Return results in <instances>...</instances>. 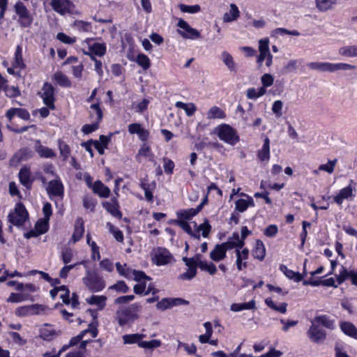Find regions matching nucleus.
Masks as SVG:
<instances>
[{
  "label": "nucleus",
  "instance_id": "37",
  "mask_svg": "<svg viewBox=\"0 0 357 357\" xmlns=\"http://www.w3.org/2000/svg\"><path fill=\"white\" fill-rule=\"evenodd\" d=\"M174 222L181 227L188 234L194 236L196 238H199L200 235L199 234V231H195L193 232L190 226L186 221L182 220H175Z\"/></svg>",
  "mask_w": 357,
  "mask_h": 357
},
{
  "label": "nucleus",
  "instance_id": "44",
  "mask_svg": "<svg viewBox=\"0 0 357 357\" xmlns=\"http://www.w3.org/2000/svg\"><path fill=\"white\" fill-rule=\"evenodd\" d=\"M284 34H288L291 36H298L300 33L296 30L289 31L284 28H278L275 29L272 31L271 36L273 37H278V36H283Z\"/></svg>",
  "mask_w": 357,
  "mask_h": 357
},
{
  "label": "nucleus",
  "instance_id": "6",
  "mask_svg": "<svg viewBox=\"0 0 357 357\" xmlns=\"http://www.w3.org/2000/svg\"><path fill=\"white\" fill-rule=\"evenodd\" d=\"M172 256L165 248H158L152 252V260L158 266L166 265L171 262Z\"/></svg>",
  "mask_w": 357,
  "mask_h": 357
},
{
  "label": "nucleus",
  "instance_id": "41",
  "mask_svg": "<svg viewBox=\"0 0 357 357\" xmlns=\"http://www.w3.org/2000/svg\"><path fill=\"white\" fill-rule=\"evenodd\" d=\"M266 89L260 87L259 89L250 88L247 90L246 96L249 99H256L266 93Z\"/></svg>",
  "mask_w": 357,
  "mask_h": 357
},
{
  "label": "nucleus",
  "instance_id": "8",
  "mask_svg": "<svg viewBox=\"0 0 357 357\" xmlns=\"http://www.w3.org/2000/svg\"><path fill=\"white\" fill-rule=\"evenodd\" d=\"M138 317L136 313H134L131 308L120 309L116 311V319L120 326H123L129 322L134 321Z\"/></svg>",
  "mask_w": 357,
  "mask_h": 357
},
{
  "label": "nucleus",
  "instance_id": "35",
  "mask_svg": "<svg viewBox=\"0 0 357 357\" xmlns=\"http://www.w3.org/2000/svg\"><path fill=\"white\" fill-rule=\"evenodd\" d=\"M340 328L346 335L357 339V329L354 324L344 321L341 324Z\"/></svg>",
  "mask_w": 357,
  "mask_h": 357
},
{
  "label": "nucleus",
  "instance_id": "60",
  "mask_svg": "<svg viewBox=\"0 0 357 357\" xmlns=\"http://www.w3.org/2000/svg\"><path fill=\"white\" fill-rule=\"evenodd\" d=\"M107 225L109 226V231L112 232L114 235V237L118 242H123V234L121 231L119 229H116L110 223H108Z\"/></svg>",
  "mask_w": 357,
  "mask_h": 357
},
{
  "label": "nucleus",
  "instance_id": "2",
  "mask_svg": "<svg viewBox=\"0 0 357 357\" xmlns=\"http://www.w3.org/2000/svg\"><path fill=\"white\" fill-rule=\"evenodd\" d=\"M84 285L92 292H98L102 290L105 287V283L102 278L96 272L89 270L86 271V275L83 278Z\"/></svg>",
  "mask_w": 357,
  "mask_h": 357
},
{
  "label": "nucleus",
  "instance_id": "43",
  "mask_svg": "<svg viewBox=\"0 0 357 357\" xmlns=\"http://www.w3.org/2000/svg\"><path fill=\"white\" fill-rule=\"evenodd\" d=\"M54 80L61 86L64 87H70L71 86V82L68 79V78L61 72H56L54 75Z\"/></svg>",
  "mask_w": 357,
  "mask_h": 357
},
{
  "label": "nucleus",
  "instance_id": "42",
  "mask_svg": "<svg viewBox=\"0 0 357 357\" xmlns=\"http://www.w3.org/2000/svg\"><path fill=\"white\" fill-rule=\"evenodd\" d=\"M90 116L94 121L100 122L102 119V113L98 104L91 105Z\"/></svg>",
  "mask_w": 357,
  "mask_h": 357
},
{
  "label": "nucleus",
  "instance_id": "19",
  "mask_svg": "<svg viewBox=\"0 0 357 357\" xmlns=\"http://www.w3.org/2000/svg\"><path fill=\"white\" fill-rule=\"evenodd\" d=\"M337 2V0H314L316 8L321 13L333 10Z\"/></svg>",
  "mask_w": 357,
  "mask_h": 357
},
{
  "label": "nucleus",
  "instance_id": "14",
  "mask_svg": "<svg viewBox=\"0 0 357 357\" xmlns=\"http://www.w3.org/2000/svg\"><path fill=\"white\" fill-rule=\"evenodd\" d=\"M355 188L350 183L348 186L340 190L339 193L335 196L334 201L338 205H342L344 199H352L354 197Z\"/></svg>",
  "mask_w": 357,
  "mask_h": 357
},
{
  "label": "nucleus",
  "instance_id": "4",
  "mask_svg": "<svg viewBox=\"0 0 357 357\" xmlns=\"http://www.w3.org/2000/svg\"><path fill=\"white\" fill-rule=\"evenodd\" d=\"M179 29L177 30L178 33L185 39L196 40L201 38L200 32L191 27L189 24L183 19H179L177 23Z\"/></svg>",
  "mask_w": 357,
  "mask_h": 357
},
{
  "label": "nucleus",
  "instance_id": "22",
  "mask_svg": "<svg viewBox=\"0 0 357 357\" xmlns=\"http://www.w3.org/2000/svg\"><path fill=\"white\" fill-rule=\"evenodd\" d=\"M254 200L251 197L247 196V199H239L235 202V208L240 213H243L250 206H254Z\"/></svg>",
  "mask_w": 357,
  "mask_h": 357
},
{
  "label": "nucleus",
  "instance_id": "12",
  "mask_svg": "<svg viewBox=\"0 0 357 357\" xmlns=\"http://www.w3.org/2000/svg\"><path fill=\"white\" fill-rule=\"evenodd\" d=\"M356 66L354 65H351L349 63H333L329 62H324V67L322 72H329L333 73L337 70H355Z\"/></svg>",
  "mask_w": 357,
  "mask_h": 357
},
{
  "label": "nucleus",
  "instance_id": "36",
  "mask_svg": "<svg viewBox=\"0 0 357 357\" xmlns=\"http://www.w3.org/2000/svg\"><path fill=\"white\" fill-rule=\"evenodd\" d=\"M13 67L15 68H20V70L24 69L26 67L22 58V48L20 46H17L16 48L15 53V60L13 63Z\"/></svg>",
  "mask_w": 357,
  "mask_h": 357
},
{
  "label": "nucleus",
  "instance_id": "17",
  "mask_svg": "<svg viewBox=\"0 0 357 357\" xmlns=\"http://www.w3.org/2000/svg\"><path fill=\"white\" fill-rule=\"evenodd\" d=\"M60 334L59 331H56L50 325L45 324L40 329V337L46 341H50Z\"/></svg>",
  "mask_w": 357,
  "mask_h": 357
},
{
  "label": "nucleus",
  "instance_id": "45",
  "mask_svg": "<svg viewBox=\"0 0 357 357\" xmlns=\"http://www.w3.org/2000/svg\"><path fill=\"white\" fill-rule=\"evenodd\" d=\"M201 258V255H197L194 257L191 258L183 257V260L188 267L196 268L197 266H199L200 268V264L202 263Z\"/></svg>",
  "mask_w": 357,
  "mask_h": 357
},
{
  "label": "nucleus",
  "instance_id": "38",
  "mask_svg": "<svg viewBox=\"0 0 357 357\" xmlns=\"http://www.w3.org/2000/svg\"><path fill=\"white\" fill-rule=\"evenodd\" d=\"M204 326L205 328L206 333L205 334L199 336V340L202 344L208 342L213 333L212 324L211 322L207 321L204 323Z\"/></svg>",
  "mask_w": 357,
  "mask_h": 357
},
{
  "label": "nucleus",
  "instance_id": "23",
  "mask_svg": "<svg viewBox=\"0 0 357 357\" xmlns=\"http://www.w3.org/2000/svg\"><path fill=\"white\" fill-rule=\"evenodd\" d=\"M35 150L41 158H49L55 156L53 150L48 147L43 146L39 140L36 142Z\"/></svg>",
  "mask_w": 357,
  "mask_h": 357
},
{
  "label": "nucleus",
  "instance_id": "21",
  "mask_svg": "<svg viewBox=\"0 0 357 357\" xmlns=\"http://www.w3.org/2000/svg\"><path fill=\"white\" fill-rule=\"evenodd\" d=\"M221 59L227 69L232 73H236L237 67L234 58L229 52L224 51L221 54Z\"/></svg>",
  "mask_w": 357,
  "mask_h": 357
},
{
  "label": "nucleus",
  "instance_id": "15",
  "mask_svg": "<svg viewBox=\"0 0 357 357\" xmlns=\"http://www.w3.org/2000/svg\"><path fill=\"white\" fill-rule=\"evenodd\" d=\"M47 192L50 195L63 197V185L59 178L52 180L48 183Z\"/></svg>",
  "mask_w": 357,
  "mask_h": 357
},
{
  "label": "nucleus",
  "instance_id": "33",
  "mask_svg": "<svg viewBox=\"0 0 357 357\" xmlns=\"http://www.w3.org/2000/svg\"><path fill=\"white\" fill-rule=\"evenodd\" d=\"M255 308V302L254 300L248 303H233L230 306V310L233 312H239L244 310H253Z\"/></svg>",
  "mask_w": 357,
  "mask_h": 357
},
{
  "label": "nucleus",
  "instance_id": "48",
  "mask_svg": "<svg viewBox=\"0 0 357 357\" xmlns=\"http://www.w3.org/2000/svg\"><path fill=\"white\" fill-rule=\"evenodd\" d=\"M59 149L61 155L66 160L70 155V149L68 144L61 139L58 141Z\"/></svg>",
  "mask_w": 357,
  "mask_h": 357
},
{
  "label": "nucleus",
  "instance_id": "55",
  "mask_svg": "<svg viewBox=\"0 0 357 357\" xmlns=\"http://www.w3.org/2000/svg\"><path fill=\"white\" fill-rule=\"evenodd\" d=\"M74 26L80 31L89 32L91 29L90 23L82 20H76Z\"/></svg>",
  "mask_w": 357,
  "mask_h": 357
},
{
  "label": "nucleus",
  "instance_id": "56",
  "mask_svg": "<svg viewBox=\"0 0 357 357\" xmlns=\"http://www.w3.org/2000/svg\"><path fill=\"white\" fill-rule=\"evenodd\" d=\"M123 343L126 344L137 343L139 345V336L137 333L128 334L122 336Z\"/></svg>",
  "mask_w": 357,
  "mask_h": 357
},
{
  "label": "nucleus",
  "instance_id": "39",
  "mask_svg": "<svg viewBox=\"0 0 357 357\" xmlns=\"http://www.w3.org/2000/svg\"><path fill=\"white\" fill-rule=\"evenodd\" d=\"M106 45L105 43H94L89 46V50L91 51L93 54L102 56L106 53Z\"/></svg>",
  "mask_w": 357,
  "mask_h": 357
},
{
  "label": "nucleus",
  "instance_id": "53",
  "mask_svg": "<svg viewBox=\"0 0 357 357\" xmlns=\"http://www.w3.org/2000/svg\"><path fill=\"white\" fill-rule=\"evenodd\" d=\"M151 153V152L150 147L144 143L139 149L138 153L136 155V160L139 162H141L142 157H149Z\"/></svg>",
  "mask_w": 357,
  "mask_h": 357
},
{
  "label": "nucleus",
  "instance_id": "27",
  "mask_svg": "<svg viewBox=\"0 0 357 357\" xmlns=\"http://www.w3.org/2000/svg\"><path fill=\"white\" fill-rule=\"evenodd\" d=\"M84 231V221L82 218H78L75 222L74 232L72 237L74 243L78 241L82 237Z\"/></svg>",
  "mask_w": 357,
  "mask_h": 357
},
{
  "label": "nucleus",
  "instance_id": "31",
  "mask_svg": "<svg viewBox=\"0 0 357 357\" xmlns=\"http://www.w3.org/2000/svg\"><path fill=\"white\" fill-rule=\"evenodd\" d=\"M175 106L178 109H183L188 116H192L197 110L195 105L192 102L184 103L181 101H177L175 103Z\"/></svg>",
  "mask_w": 357,
  "mask_h": 357
},
{
  "label": "nucleus",
  "instance_id": "26",
  "mask_svg": "<svg viewBox=\"0 0 357 357\" xmlns=\"http://www.w3.org/2000/svg\"><path fill=\"white\" fill-rule=\"evenodd\" d=\"M315 324H317L318 326L319 324L322 325L324 327L333 330L335 328V321L333 319H331L328 316L326 315H321L317 316L314 317V319L312 320Z\"/></svg>",
  "mask_w": 357,
  "mask_h": 357
},
{
  "label": "nucleus",
  "instance_id": "57",
  "mask_svg": "<svg viewBox=\"0 0 357 357\" xmlns=\"http://www.w3.org/2000/svg\"><path fill=\"white\" fill-rule=\"evenodd\" d=\"M49 220L43 219L38 222L35 225V229L39 234H43L47 231Z\"/></svg>",
  "mask_w": 357,
  "mask_h": 357
},
{
  "label": "nucleus",
  "instance_id": "18",
  "mask_svg": "<svg viewBox=\"0 0 357 357\" xmlns=\"http://www.w3.org/2000/svg\"><path fill=\"white\" fill-rule=\"evenodd\" d=\"M18 176L21 184H22L26 188H30L33 181L31 178V173L30 168L26 166H24L20 169Z\"/></svg>",
  "mask_w": 357,
  "mask_h": 357
},
{
  "label": "nucleus",
  "instance_id": "28",
  "mask_svg": "<svg viewBox=\"0 0 357 357\" xmlns=\"http://www.w3.org/2000/svg\"><path fill=\"white\" fill-rule=\"evenodd\" d=\"M226 114L225 112L219 107L213 106L211 107L206 113V118L208 120L216 119H225Z\"/></svg>",
  "mask_w": 357,
  "mask_h": 357
},
{
  "label": "nucleus",
  "instance_id": "16",
  "mask_svg": "<svg viewBox=\"0 0 357 357\" xmlns=\"http://www.w3.org/2000/svg\"><path fill=\"white\" fill-rule=\"evenodd\" d=\"M259 55L257 58V63L261 66L264 59H266L271 54L269 50V40L268 38L261 39L259 41Z\"/></svg>",
  "mask_w": 357,
  "mask_h": 357
},
{
  "label": "nucleus",
  "instance_id": "34",
  "mask_svg": "<svg viewBox=\"0 0 357 357\" xmlns=\"http://www.w3.org/2000/svg\"><path fill=\"white\" fill-rule=\"evenodd\" d=\"M253 257L255 259H258L259 260H263L265 257L266 250L264 245L260 240H257L256 241L255 248L252 251Z\"/></svg>",
  "mask_w": 357,
  "mask_h": 357
},
{
  "label": "nucleus",
  "instance_id": "25",
  "mask_svg": "<svg viewBox=\"0 0 357 357\" xmlns=\"http://www.w3.org/2000/svg\"><path fill=\"white\" fill-rule=\"evenodd\" d=\"M338 54L344 57H357V45H349L341 47Z\"/></svg>",
  "mask_w": 357,
  "mask_h": 357
},
{
  "label": "nucleus",
  "instance_id": "32",
  "mask_svg": "<svg viewBox=\"0 0 357 357\" xmlns=\"http://www.w3.org/2000/svg\"><path fill=\"white\" fill-rule=\"evenodd\" d=\"M107 297L105 296H91L86 298V302L90 305H96L100 310H102L105 306Z\"/></svg>",
  "mask_w": 357,
  "mask_h": 357
},
{
  "label": "nucleus",
  "instance_id": "52",
  "mask_svg": "<svg viewBox=\"0 0 357 357\" xmlns=\"http://www.w3.org/2000/svg\"><path fill=\"white\" fill-rule=\"evenodd\" d=\"M106 210L111 213L113 216L121 218L122 213L119 211L118 206L114 204L107 203L105 205Z\"/></svg>",
  "mask_w": 357,
  "mask_h": 357
},
{
  "label": "nucleus",
  "instance_id": "7",
  "mask_svg": "<svg viewBox=\"0 0 357 357\" xmlns=\"http://www.w3.org/2000/svg\"><path fill=\"white\" fill-rule=\"evenodd\" d=\"M44 104L50 109H54V88L51 84L45 83L40 92Z\"/></svg>",
  "mask_w": 357,
  "mask_h": 357
},
{
  "label": "nucleus",
  "instance_id": "40",
  "mask_svg": "<svg viewBox=\"0 0 357 357\" xmlns=\"http://www.w3.org/2000/svg\"><path fill=\"white\" fill-rule=\"evenodd\" d=\"M265 303L271 309L284 314L287 312V303H282L280 305H277L271 298H267L265 300Z\"/></svg>",
  "mask_w": 357,
  "mask_h": 357
},
{
  "label": "nucleus",
  "instance_id": "61",
  "mask_svg": "<svg viewBox=\"0 0 357 357\" xmlns=\"http://www.w3.org/2000/svg\"><path fill=\"white\" fill-rule=\"evenodd\" d=\"M20 155L19 158L17 159V161L22 160H26L31 157V151L28 149H24L20 151L19 153H17L13 158V160H14L15 158H17Z\"/></svg>",
  "mask_w": 357,
  "mask_h": 357
},
{
  "label": "nucleus",
  "instance_id": "30",
  "mask_svg": "<svg viewBox=\"0 0 357 357\" xmlns=\"http://www.w3.org/2000/svg\"><path fill=\"white\" fill-rule=\"evenodd\" d=\"M258 158L260 160H268L270 158V140L268 137H266L264 141V144L260 151L257 154Z\"/></svg>",
  "mask_w": 357,
  "mask_h": 357
},
{
  "label": "nucleus",
  "instance_id": "24",
  "mask_svg": "<svg viewBox=\"0 0 357 357\" xmlns=\"http://www.w3.org/2000/svg\"><path fill=\"white\" fill-rule=\"evenodd\" d=\"M226 251L221 244H217L210 253V258L214 261H220L226 257Z\"/></svg>",
  "mask_w": 357,
  "mask_h": 357
},
{
  "label": "nucleus",
  "instance_id": "1",
  "mask_svg": "<svg viewBox=\"0 0 357 357\" xmlns=\"http://www.w3.org/2000/svg\"><path fill=\"white\" fill-rule=\"evenodd\" d=\"M215 133L220 140L229 145H234L239 141L236 131L228 124H221L215 129Z\"/></svg>",
  "mask_w": 357,
  "mask_h": 357
},
{
  "label": "nucleus",
  "instance_id": "59",
  "mask_svg": "<svg viewBox=\"0 0 357 357\" xmlns=\"http://www.w3.org/2000/svg\"><path fill=\"white\" fill-rule=\"evenodd\" d=\"M171 307H172L171 298H162L156 304L157 309L162 311L170 308Z\"/></svg>",
  "mask_w": 357,
  "mask_h": 357
},
{
  "label": "nucleus",
  "instance_id": "62",
  "mask_svg": "<svg viewBox=\"0 0 357 357\" xmlns=\"http://www.w3.org/2000/svg\"><path fill=\"white\" fill-rule=\"evenodd\" d=\"M283 107V102L281 100H276L272 105V111L277 117H280L282 115V109Z\"/></svg>",
  "mask_w": 357,
  "mask_h": 357
},
{
  "label": "nucleus",
  "instance_id": "50",
  "mask_svg": "<svg viewBox=\"0 0 357 357\" xmlns=\"http://www.w3.org/2000/svg\"><path fill=\"white\" fill-rule=\"evenodd\" d=\"M116 268L119 273L124 276L126 278H131V271L132 269L129 267H127V265L124 264L123 265L121 264V263H116Z\"/></svg>",
  "mask_w": 357,
  "mask_h": 357
},
{
  "label": "nucleus",
  "instance_id": "5",
  "mask_svg": "<svg viewBox=\"0 0 357 357\" xmlns=\"http://www.w3.org/2000/svg\"><path fill=\"white\" fill-rule=\"evenodd\" d=\"M14 9L15 13L19 17L20 25L23 27L29 26L33 22V17L24 4L21 1H17L14 6Z\"/></svg>",
  "mask_w": 357,
  "mask_h": 357
},
{
  "label": "nucleus",
  "instance_id": "11",
  "mask_svg": "<svg viewBox=\"0 0 357 357\" xmlns=\"http://www.w3.org/2000/svg\"><path fill=\"white\" fill-rule=\"evenodd\" d=\"M44 310L45 306L43 305H32L18 307L15 310V314L19 317H23L29 314H40V312H43Z\"/></svg>",
  "mask_w": 357,
  "mask_h": 357
},
{
  "label": "nucleus",
  "instance_id": "46",
  "mask_svg": "<svg viewBox=\"0 0 357 357\" xmlns=\"http://www.w3.org/2000/svg\"><path fill=\"white\" fill-rule=\"evenodd\" d=\"M195 215V212L194 211L193 208L180 210L176 212V216L178 218V220H182L184 221L190 220Z\"/></svg>",
  "mask_w": 357,
  "mask_h": 357
},
{
  "label": "nucleus",
  "instance_id": "58",
  "mask_svg": "<svg viewBox=\"0 0 357 357\" xmlns=\"http://www.w3.org/2000/svg\"><path fill=\"white\" fill-rule=\"evenodd\" d=\"M200 269L207 271L209 274L213 275L216 273L217 268L213 263L208 264L206 261H203L200 264Z\"/></svg>",
  "mask_w": 357,
  "mask_h": 357
},
{
  "label": "nucleus",
  "instance_id": "49",
  "mask_svg": "<svg viewBox=\"0 0 357 357\" xmlns=\"http://www.w3.org/2000/svg\"><path fill=\"white\" fill-rule=\"evenodd\" d=\"M136 61L137 64L141 66L144 70H147L151 65L150 59L149 57L144 54H139L137 56Z\"/></svg>",
  "mask_w": 357,
  "mask_h": 357
},
{
  "label": "nucleus",
  "instance_id": "63",
  "mask_svg": "<svg viewBox=\"0 0 357 357\" xmlns=\"http://www.w3.org/2000/svg\"><path fill=\"white\" fill-rule=\"evenodd\" d=\"M197 273V269L195 267H188L187 271L180 275L179 278L181 280H191L193 278Z\"/></svg>",
  "mask_w": 357,
  "mask_h": 357
},
{
  "label": "nucleus",
  "instance_id": "47",
  "mask_svg": "<svg viewBox=\"0 0 357 357\" xmlns=\"http://www.w3.org/2000/svg\"><path fill=\"white\" fill-rule=\"evenodd\" d=\"M161 346V341L159 340H152L150 341H143L139 342V347L146 349H153Z\"/></svg>",
  "mask_w": 357,
  "mask_h": 357
},
{
  "label": "nucleus",
  "instance_id": "64",
  "mask_svg": "<svg viewBox=\"0 0 357 357\" xmlns=\"http://www.w3.org/2000/svg\"><path fill=\"white\" fill-rule=\"evenodd\" d=\"M162 160L164 163L163 166L165 173L168 174H172L173 169L174 168V162L172 160L167 158H164Z\"/></svg>",
  "mask_w": 357,
  "mask_h": 357
},
{
  "label": "nucleus",
  "instance_id": "3",
  "mask_svg": "<svg viewBox=\"0 0 357 357\" xmlns=\"http://www.w3.org/2000/svg\"><path fill=\"white\" fill-rule=\"evenodd\" d=\"M28 218V212L21 203L17 204L14 211L8 215L9 222L17 227L23 225Z\"/></svg>",
  "mask_w": 357,
  "mask_h": 357
},
{
  "label": "nucleus",
  "instance_id": "9",
  "mask_svg": "<svg viewBox=\"0 0 357 357\" xmlns=\"http://www.w3.org/2000/svg\"><path fill=\"white\" fill-rule=\"evenodd\" d=\"M307 333L309 338L315 343L324 342L326 337L325 331L312 321Z\"/></svg>",
  "mask_w": 357,
  "mask_h": 357
},
{
  "label": "nucleus",
  "instance_id": "20",
  "mask_svg": "<svg viewBox=\"0 0 357 357\" xmlns=\"http://www.w3.org/2000/svg\"><path fill=\"white\" fill-rule=\"evenodd\" d=\"M229 8V12L225 13L222 17V21L225 23L236 21L240 16V11L236 4L231 3Z\"/></svg>",
  "mask_w": 357,
  "mask_h": 357
},
{
  "label": "nucleus",
  "instance_id": "54",
  "mask_svg": "<svg viewBox=\"0 0 357 357\" xmlns=\"http://www.w3.org/2000/svg\"><path fill=\"white\" fill-rule=\"evenodd\" d=\"M337 159L328 160V162L326 164L319 165V170L326 172L328 174H332L337 164Z\"/></svg>",
  "mask_w": 357,
  "mask_h": 357
},
{
  "label": "nucleus",
  "instance_id": "10",
  "mask_svg": "<svg viewBox=\"0 0 357 357\" xmlns=\"http://www.w3.org/2000/svg\"><path fill=\"white\" fill-rule=\"evenodd\" d=\"M50 4L55 12L63 15L70 13L73 6L70 0H52Z\"/></svg>",
  "mask_w": 357,
  "mask_h": 357
},
{
  "label": "nucleus",
  "instance_id": "13",
  "mask_svg": "<svg viewBox=\"0 0 357 357\" xmlns=\"http://www.w3.org/2000/svg\"><path fill=\"white\" fill-rule=\"evenodd\" d=\"M243 240H241L238 234L234 233L233 235L229 237L227 241L225 243H221L225 251L231 250L233 248H236L240 250L244 245Z\"/></svg>",
  "mask_w": 357,
  "mask_h": 357
},
{
  "label": "nucleus",
  "instance_id": "51",
  "mask_svg": "<svg viewBox=\"0 0 357 357\" xmlns=\"http://www.w3.org/2000/svg\"><path fill=\"white\" fill-rule=\"evenodd\" d=\"M178 8L183 13H197L201 10L199 5L188 6L183 3L178 5Z\"/></svg>",
  "mask_w": 357,
  "mask_h": 357
},
{
  "label": "nucleus",
  "instance_id": "29",
  "mask_svg": "<svg viewBox=\"0 0 357 357\" xmlns=\"http://www.w3.org/2000/svg\"><path fill=\"white\" fill-rule=\"evenodd\" d=\"M93 190L94 192L98 194L101 197H108L110 194L109 188L100 181L94 183Z\"/></svg>",
  "mask_w": 357,
  "mask_h": 357
}]
</instances>
